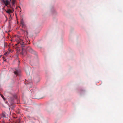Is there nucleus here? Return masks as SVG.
Returning a JSON list of instances; mask_svg holds the SVG:
<instances>
[{
	"mask_svg": "<svg viewBox=\"0 0 123 123\" xmlns=\"http://www.w3.org/2000/svg\"><path fill=\"white\" fill-rule=\"evenodd\" d=\"M1 97L2 98L4 99V100L5 99V98L4 97V96L2 95H1Z\"/></svg>",
	"mask_w": 123,
	"mask_h": 123,
	"instance_id": "9d476101",
	"label": "nucleus"
},
{
	"mask_svg": "<svg viewBox=\"0 0 123 123\" xmlns=\"http://www.w3.org/2000/svg\"><path fill=\"white\" fill-rule=\"evenodd\" d=\"M20 71L19 70H17L15 71L14 72V74L16 75V76H18L19 75Z\"/></svg>",
	"mask_w": 123,
	"mask_h": 123,
	"instance_id": "20e7f679",
	"label": "nucleus"
},
{
	"mask_svg": "<svg viewBox=\"0 0 123 123\" xmlns=\"http://www.w3.org/2000/svg\"><path fill=\"white\" fill-rule=\"evenodd\" d=\"M27 50L29 51L31 53H33L34 52V51L30 47H29L27 48Z\"/></svg>",
	"mask_w": 123,
	"mask_h": 123,
	"instance_id": "7ed1b4c3",
	"label": "nucleus"
},
{
	"mask_svg": "<svg viewBox=\"0 0 123 123\" xmlns=\"http://www.w3.org/2000/svg\"><path fill=\"white\" fill-rule=\"evenodd\" d=\"M7 116V114L5 112H3L2 113L1 117H2L3 118H6V117Z\"/></svg>",
	"mask_w": 123,
	"mask_h": 123,
	"instance_id": "423d86ee",
	"label": "nucleus"
},
{
	"mask_svg": "<svg viewBox=\"0 0 123 123\" xmlns=\"http://www.w3.org/2000/svg\"><path fill=\"white\" fill-rule=\"evenodd\" d=\"M4 61H6V59L4 58L3 59Z\"/></svg>",
	"mask_w": 123,
	"mask_h": 123,
	"instance_id": "9b49d317",
	"label": "nucleus"
},
{
	"mask_svg": "<svg viewBox=\"0 0 123 123\" xmlns=\"http://www.w3.org/2000/svg\"><path fill=\"white\" fill-rule=\"evenodd\" d=\"M4 7H3V9H4Z\"/></svg>",
	"mask_w": 123,
	"mask_h": 123,
	"instance_id": "4468645a",
	"label": "nucleus"
},
{
	"mask_svg": "<svg viewBox=\"0 0 123 123\" xmlns=\"http://www.w3.org/2000/svg\"><path fill=\"white\" fill-rule=\"evenodd\" d=\"M7 7H8V8L7 9V10H5V11L7 13H8L9 14L10 16V17H11V15L10 14L11 13H12L13 12V11L11 10L10 8H9V7L10 8V6H7Z\"/></svg>",
	"mask_w": 123,
	"mask_h": 123,
	"instance_id": "f03ea898",
	"label": "nucleus"
},
{
	"mask_svg": "<svg viewBox=\"0 0 123 123\" xmlns=\"http://www.w3.org/2000/svg\"><path fill=\"white\" fill-rule=\"evenodd\" d=\"M30 74V72H29L28 71V72H27V74Z\"/></svg>",
	"mask_w": 123,
	"mask_h": 123,
	"instance_id": "f8f14e48",
	"label": "nucleus"
},
{
	"mask_svg": "<svg viewBox=\"0 0 123 123\" xmlns=\"http://www.w3.org/2000/svg\"><path fill=\"white\" fill-rule=\"evenodd\" d=\"M18 114H19V113H20V112L19 111H18Z\"/></svg>",
	"mask_w": 123,
	"mask_h": 123,
	"instance_id": "ddd939ff",
	"label": "nucleus"
},
{
	"mask_svg": "<svg viewBox=\"0 0 123 123\" xmlns=\"http://www.w3.org/2000/svg\"><path fill=\"white\" fill-rule=\"evenodd\" d=\"M21 24L22 27H23L25 26L23 20H22L21 21Z\"/></svg>",
	"mask_w": 123,
	"mask_h": 123,
	"instance_id": "6e6552de",
	"label": "nucleus"
},
{
	"mask_svg": "<svg viewBox=\"0 0 123 123\" xmlns=\"http://www.w3.org/2000/svg\"><path fill=\"white\" fill-rule=\"evenodd\" d=\"M26 33H28V32H27V31H26Z\"/></svg>",
	"mask_w": 123,
	"mask_h": 123,
	"instance_id": "2eb2a0df",
	"label": "nucleus"
},
{
	"mask_svg": "<svg viewBox=\"0 0 123 123\" xmlns=\"http://www.w3.org/2000/svg\"><path fill=\"white\" fill-rule=\"evenodd\" d=\"M4 3L6 6H7L9 5V1L8 0H5Z\"/></svg>",
	"mask_w": 123,
	"mask_h": 123,
	"instance_id": "0eeeda50",
	"label": "nucleus"
},
{
	"mask_svg": "<svg viewBox=\"0 0 123 123\" xmlns=\"http://www.w3.org/2000/svg\"><path fill=\"white\" fill-rule=\"evenodd\" d=\"M21 53L23 55L25 56L26 54V52L24 49L22 48V51Z\"/></svg>",
	"mask_w": 123,
	"mask_h": 123,
	"instance_id": "39448f33",
	"label": "nucleus"
},
{
	"mask_svg": "<svg viewBox=\"0 0 123 123\" xmlns=\"http://www.w3.org/2000/svg\"><path fill=\"white\" fill-rule=\"evenodd\" d=\"M16 1V0H12V3L13 5H14L15 4Z\"/></svg>",
	"mask_w": 123,
	"mask_h": 123,
	"instance_id": "1a4fd4ad",
	"label": "nucleus"
},
{
	"mask_svg": "<svg viewBox=\"0 0 123 123\" xmlns=\"http://www.w3.org/2000/svg\"><path fill=\"white\" fill-rule=\"evenodd\" d=\"M18 43H20L21 45V47H25V45H26L29 43H27L26 42H23L22 40L20 39L19 41L18 42Z\"/></svg>",
	"mask_w": 123,
	"mask_h": 123,
	"instance_id": "f257e3e1",
	"label": "nucleus"
}]
</instances>
